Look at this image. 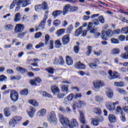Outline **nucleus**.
I'll return each instance as SVG.
<instances>
[{
  "label": "nucleus",
  "instance_id": "nucleus-1",
  "mask_svg": "<svg viewBox=\"0 0 128 128\" xmlns=\"http://www.w3.org/2000/svg\"><path fill=\"white\" fill-rule=\"evenodd\" d=\"M30 0H14L10 5V9L12 10L16 4V6L15 8V12H18L20 10V4H22V8H26V6L30 4Z\"/></svg>",
  "mask_w": 128,
  "mask_h": 128
},
{
  "label": "nucleus",
  "instance_id": "nucleus-2",
  "mask_svg": "<svg viewBox=\"0 0 128 128\" xmlns=\"http://www.w3.org/2000/svg\"><path fill=\"white\" fill-rule=\"evenodd\" d=\"M114 34V32L110 30H108L106 32L102 31L101 34V37L104 40H108L106 38H112Z\"/></svg>",
  "mask_w": 128,
  "mask_h": 128
},
{
  "label": "nucleus",
  "instance_id": "nucleus-3",
  "mask_svg": "<svg viewBox=\"0 0 128 128\" xmlns=\"http://www.w3.org/2000/svg\"><path fill=\"white\" fill-rule=\"evenodd\" d=\"M22 120V117L20 116H15L12 119H10L9 122V126L14 127V126L18 124V122H20Z\"/></svg>",
  "mask_w": 128,
  "mask_h": 128
},
{
  "label": "nucleus",
  "instance_id": "nucleus-4",
  "mask_svg": "<svg viewBox=\"0 0 128 128\" xmlns=\"http://www.w3.org/2000/svg\"><path fill=\"white\" fill-rule=\"evenodd\" d=\"M10 98L12 102H18V93L16 90H12L10 93Z\"/></svg>",
  "mask_w": 128,
  "mask_h": 128
},
{
  "label": "nucleus",
  "instance_id": "nucleus-5",
  "mask_svg": "<svg viewBox=\"0 0 128 128\" xmlns=\"http://www.w3.org/2000/svg\"><path fill=\"white\" fill-rule=\"evenodd\" d=\"M24 30V25L21 24H16L14 30V33L18 34L20 32H22Z\"/></svg>",
  "mask_w": 128,
  "mask_h": 128
},
{
  "label": "nucleus",
  "instance_id": "nucleus-6",
  "mask_svg": "<svg viewBox=\"0 0 128 128\" xmlns=\"http://www.w3.org/2000/svg\"><path fill=\"white\" fill-rule=\"evenodd\" d=\"M60 120L62 126H68L70 120L62 115L60 116Z\"/></svg>",
  "mask_w": 128,
  "mask_h": 128
},
{
  "label": "nucleus",
  "instance_id": "nucleus-7",
  "mask_svg": "<svg viewBox=\"0 0 128 128\" xmlns=\"http://www.w3.org/2000/svg\"><path fill=\"white\" fill-rule=\"evenodd\" d=\"M74 98V94L71 93L64 100V104H70Z\"/></svg>",
  "mask_w": 128,
  "mask_h": 128
},
{
  "label": "nucleus",
  "instance_id": "nucleus-8",
  "mask_svg": "<svg viewBox=\"0 0 128 128\" xmlns=\"http://www.w3.org/2000/svg\"><path fill=\"white\" fill-rule=\"evenodd\" d=\"M86 103L84 101L79 100L78 102H76L72 106V108L74 110H76V108H82V106H84Z\"/></svg>",
  "mask_w": 128,
  "mask_h": 128
},
{
  "label": "nucleus",
  "instance_id": "nucleus-9",
  "mask_svg": "<svg viewBox=\"0 0 128 128\" xmlns=\"http://www.w3.org/2000/svg\"><path fill=\"white\" fill-rule=\"evenodd\" d=\"M108 74L110 76L109 78L110 80H114V78H120V74L116 72H113L112 70H110L108 72Z\"/></svg>",
  "mask_w": 128,
  "mask_h": 128
},
{
  "label": "nucleus",
  "instance_id": "nucleus-10",
  "mask_svg": "<svg viewBox=\"0 0 128 128\" xmlns=\"http://www.w3.org/2000/svg\"><path fill=\"white\" fill-rule=\"evenodd\" d=\"M48 120L52 124H56V122H58L56 117V113H54V112H50Z\"/></svg>",
  "mask_w": 128,
  "mask_h": 128
},
{
  "label": "nucleus",
  "instance_id": "nucleus-11",
  "mask_svg": "<svg viewBox=\"0 0 128 128\" xmlns=\"http://www.w3.org/2000/svg\"><path fill=\"white\" fill-rule=\"evenodd\" d=\"M54 64H60V66H64V58H62V56H59L58 59L56 58L54 59Z\"/></svg>",
  "mask_w": 128,
  "mask_h": 128
},
{
  "label": "nucleus",
  "instance_id": "nucleus-12",
  "mask_svg": "<svg viewBox=\"0 0 128 128\" xmlns=\"http://www.w3.org/2000/svg\"><path fill=\"white\" fill-rule=\"evenodd\" d=\"M36 112V109L32 106L30 107L29 110L27 112L30 118H34Z\"/></svg>",
  "mask_w": 128,
  "mask_h": 128
},
{
  "label": "nucleus",
  "instance_id": "nucleus-13",
  "mask_svg": "<svg viewBox=\"0 0 128 128\" xmlns=\"http://www.w3.org/2000/svg\"><path fill=\"white\" fill-rule=\"evenodd\" d=\"M72 12L71 5L68 4L65 6L63 8V16H66L68 12Z\"/></svg>",
  "mask_w": 128,
  "mask_h": 128
},
{
  "label": "nucleus",
  "instance_id": "nucleus-14",
  "mask_svg": "<svg viewBox=\"0 0 128 128\" xmlns=\"http://www.w3.org/2000/svg\"><path fill=\"white\" fill-rule=\"evenodd\" d=\"M94 86L95 88L98 89V90L100 88V86H104V84L102 81H96L95 82H94Z\"/></svg>",
  "mask_w": 128,
  "mask_h": 128
},
{
  "label": "nucleus",
  "instance_id": "nucleus-15",
  "mask_svg": "<svg viewBox=\"0 0 128 128\" xmlns=\"http://www.w3.org/2000/svg\"><path fill=\"white\" fill-rule=\"evenodd\" d=\"M70 128H76V126H78V123L76 122V120L73 118L71 120L70 122H69V124L68 125Z\"/></svg>",
  "mask_w": 128,
  "mask_h": 128
},
{
  "label": "nucleus",
  "instance_id": "nucleus-16",
  "mask_svg": "<svg viewBox=\"0 0 128 128\" xmlns=\"http://www.w3.org/2000/svg\"><path fill=\"white\" fill-rule=\"evenodd\" d=\"M106 108H107L108 110H110V112H112L114 110V108H116V106H114L112 102H106Z\"/></svg>",
  "mask_w": 128,
  "mask_h": 128
},
{
  "label": "nucleus",
  "instance_id": "nucleus-17",
  "mask_svg": "<svg viewBox=\"0 0 128 128\" xmlns=\"http://www.w3.org/2000/svg\"><path fill=\"white\" fill-rule=\"evenodd\" d=\"M74 68L78 70H84V68H86V65L84 64H82L80 62H78L75 64Z\"/></svg>",
  "mask_w": 128,
  "mask_h": 128
},
{
  "label": "nucleus",
  "instance_id": "nucleus-18",
  "mask_svg": "<svg viewBox=\"0 0 128 128\" xmlns=\"http://www.w3.org/2000/svg\"><path fill=\"white\" fill-rule=\"evenodd\" d=\"M70 34H66L62 38V42L64 45L68 44L70 42Z\"/></svg>",
  "mask_w": 128,
  "mask_h": 128
},
{
  "label": "nucleus",
  "instance_id": "nucleus-19",
  "mask_svg": "<svg viewBox=\"0 0 128 128\" xmlns=\"http://www.w3.org/2000/svg\"><path fill=\"white\" fill-rule=\"evenodd\" d=\"M106 96H107L108 98H112L114 96V91L110 88H108L106 91Z\"/></svg>",
  "mask_w": 128,
  "mask_h": 128
},
{
  "label": "nucleus",
  "instance_id": "nucleus-20",
  "mask_svg": "<svg viewBox=\"0 0 128 128\" xmlns=\"http://www.w3.org/2000/svg\"><path fill=\"white\" fill-rule=\"evenodd\" d=\"M46 17L45 16L43 20L41 22L39 25L40 30H44L46 26Z\"/></svg>",
  "mask_w": 128,
  "mask_h": 128
},
{
  "label": "nucleus",
  "instance_id": "nucleus-21",
  "mask_svg": "<svg viewBox=\"0 0 128 128\" xmlns=\"http://www.w3.org/2000/svg\"><path fill=\"white\" fill-rule=\"evenodd\" d=\"M51 90L53 94H56V92H60L58 87L56 85H52L51 86Z\"/></svg>",
  "mask_w": 128,
  "mask_h": 128
},
{
  "label": "nucleus",
  "instance_id": "nucleus-22",
  "mask_svg": "<svg viewBox=\"0 0 128 128\" xmlns=\"http://www.w3.org/2000/svg\"><path fill=\"white\" fill-rule=\"evenodd\" d=\"M80 122L82 124H86V119L84 118V112H82V111H80Z\"/></svg>",
  "mask_w": 128,
  "mask_h": 128
},
{
  "label": "nucleus",
  "instance_id": "nucleus-23",
  "mask_svg": "<svg viewBox=\"0 0 128 128\" xmlns=\"http://www.w3.org/2000/svg\"><path fill=\"white\" fill-rule=\"evenodd\" d=\"M108 120L110 122H116V118L114 114H110L108 116Z\"/></svg>",
  "mask_w": 128,
  "mask_h": 128
},
{
  "label": "nucleus",
  "instance_id": "nucleus-24",
  "mask_svg": "<svg viewBox=\"0 0 128 128\" xmlns=\"http://www.w3.org/2000/svg\"><path fill=\"white\" fill-rule=\"evenodd\" d=\"M64 32H66V29L62 28L58 30L56 34H57L58 36H62V34H64Z\"/></svg>",
  "mask_w": 128,
  "mask_h": 128
},
{
  "label": "nucleus",
  "instance_id": "nucleus-25",
  "mask_svg": "<svg viewBox=\"0 0 128 128\" xmlns=\"http://www.w3.org/2000/svg\"><path fill=\"white\" fill-rule=\"evenodd\" d=\"M66 62L68 66H72V64H74L72 59V58H70V57L69 56H66Z\"/></svg>",
  "mask_w": 128,
  "mask_h": 128
},
{
  "label": "nucleus",
  "instance_id": "nucleus-26",
  "mask_svg": "<svg viewBox=\"0 0 128 128\" xmlns=\"http://www.w3.org/2000/svg\"><path fill=\"white\" fill-rule=\"evenodd\" d=\"M62 12L61 10H56V11H54L52 13V16H53L55 18H58V16H60V14H62Z\"/></svg>",
  "mask_w": 128,
  "mask_h": 128
},
{
  "label": "nucleus",
  "instance_id": "nucleus-27",
  "mask_svg": "<svg viewBox=\"0 0 128 128\" xmlns=\"http://www.w3.org/2000/svg\"><path fill=\"white\" fill-rule=\"evenodd\" d=\"M20 13L18 12L14 16V22H20Z\"/></svg>",
  "mask_w": 128,
  "mask_h": 128
},
{
  "label": "nucleus",
  "instance_id": "nucleus-28",
  "mask_svg": "<svg viewBox=\"0 0 128 128\" xmlns=\"http://www.w3.org/2000/svg\"><path fill=\"white\" fill-rule=\"evenodd\" d=\"M4 29L6 30L10 31L12 30L14 28V26L12 24H6L4 26Z\"/></svg>",
  "mask_w": 128,
  "mask_h": 128
},
{
  "label": "nucleus",
  "instance_id": "nucleus-29",
  "mask_svg": "<svg viewBox=\"0 0 128 128\" xmlns=\"http://www.w3.org/2000/svg\"><path fill=\"white\" fill-rule=\"evenodd\" d=\"M4 114L5 116H6L7 118H8V116H10V108L7 107L4 108Z\"/></svg>",
  "mask_w": 128,
  "mask_h": 128
},
{
  "label": "nucleus",
  "instance_id": "nucleus-30",
  "mask_svg": "<svg viewBox=\"0 0 128 128\" xmlns=\"http://www.w3.org/2000/svg\"><path fill=\"white\" fill-rule=\"evenodd\" d=\"M116 114H119L122 116L124 114V111L120 106H118L116 110Z\"/></svg>",
  "mask_w": 128,
  "mask_h": 128
},
{
  "label": "nucleus",
  "instance_id": "nucleus-31",
  "mask_svg": "<svg viewBox=\"0 0 128 128\" xmlns=\"http://www.w3.org/2000/svg\"><path fill=\"white\" fill-rule=\"evenodd\" d=\"M82 32V26H80V28L76 30L75 32L76 36H80Z\"/></svg>",
  "mask_w": 128,
  "mask_h": 128
},
{
  "label": "nucleus",
  "instance_id": "nucleus-32",
  "mask_svg": "<svg viewBox=\"0 0 128 128\" xmlns=\"http://www.w3.org/2000/svg\"><path fill=\"white\" fill-rule=\"evenodd\" d=\"M46 114V109H42L40 110L38 112V114H39V116H44Z\"/></svg>",
  "mask_w": 128,
  "mask_h": 128
},
{
  "label": "nucleus",
  "instance_id": "nucleus-33",
  "mask_svg": "<svg viewBox=\"0 0 128 128\" xmlns=\"http://www.w3.org/2000/svg\"><path fill=\"white\" fill-rule=\"evenodd\" d=\"M40 6L42 10H44L48 8V3L46 2H43L42 4H40Z\"/></svg>",
  "mask_w": 128,
  "mask_h": 128
},
{
  "label": "nucleus",
  "instance_id": "nucleus-34",
  "mask_svg": "<svg viewBox=\"0 0 128 128\" xmlns=\"http://www.w3.org/2000/svg\"><path fill=\"white\" fill-rule=\"evenodd\" d=\"M40 94L43 96H46V98H52V95L44 91H41Z\"/></svg>",
  "mask_w": 128,
  "mask_h": 128
},
{
  "label": "nucleus",
  "instance_id": "nucleus-35",
  "mask_svg": "<svg viewBox=\"0 0 128 128\" xmlns=\"http://www.w3.org/2000/svg\"><path fill=\"white\" fill-rule=\"evenodd\" d=\"M55 44V46L57 48H60V46H62V42H60V40H56L54 42Z\"/></svg>",
  "mask_w": 128,
  "mask_h": 128
},
{
  "label": "nucleus",
  "instance_id": "nucleus-36",
  "mask_svg": "<svg viewBox=\"0 0 128 128\" xmlns=\"http://www.w3.org/2000/svg\"><path fill=\"white\" fill-rule=\"evenodd\" d=\"M28 102L34 106H38V103L36 100H29Z\"/></svg>",
  "mask_w": 128,
  "mask_h": 128
},
{
  "label": "nucleus",
  "instance_id": "nucleus-37",
  "mask_svg": "<svg viewBox=\"0 0 128 128\" xmlns=\"http://www.w3.org/2000/svg\"><path fill=\"white\" fill-rule=\"evenodd\" d=\"M120 52V50L118 48H114L112 50V54H118Z\"/></svg>",
  "mask_w": 128,
  "mask_h": 128
},
{
  "label": "nucleus",
  "instance_id": "nucleus-38",
  "mask_svg": "<svg viewBox=\"0 0 128 128\" xmlns=\"http://www.w3.org/2000/svg\"><path fill=\"white\" fill-rule=\"evenodd\" d=\"M62 90L64 92H66L68 94V86L66 85H62Z\"/></svg>",
  "mask_w": 128,
  "mask_h": 128
},
{
  "label": "nucleus",
  "instance_id": "nucleus-39",
  "mask_svg": "<svg viewBox=\"0 0 128 128\" xmlns=\"http://www.w3.org/2000/svg\"><path fill=\"white\" fill-rule=\"evenodd\" d=\"M91 124H92L94 125L95 126H98L100 124V122H98V118H94L93 120H92Z\"/></svg>",
  "mask_w": 128,
  "mask_h": 128
},
{
  "label": "nucleus",
  "instance_id": "nucleus-40",
  "mask_svg": "<svg viewBox=\"0 0 128 128\" xmlns=\"http://www.w3.org/2000/svg\"><path fill=\"white\" fill-rule=\"evenodd\" d=\"M46 70L48 72V74H54V70L52 68H46Z\"/></svg>",
  "mask_w": 128,
  "mask_h": 128
},
{
  "label": "nucleus",
  "instance_id": "nucleus-41",
  "mask_svg": "<svg viewBox=\"0 0 128 128\" xmlns=\"http://www.w3.org/2000/svg\"><path fill=\"white\" fill-rule=\"evenodd\" d=\"M120 56V58H123L124 60H128V52L124 54H122Z\"/></svg>",
  "mask_w": 128,
  "mask_h": 128
},
{
  "label": "nucleus",
  "instance_id": "nucleus-42",
  "mask_svg": "<svg viewBox=\"0 0 128 128\" xmlns=\"http://www.w3.org/2000/svg\"><path fill=\"white\" fill-rule=\"evenodd\" d=\"M94 112L96 114H102V110L100 108H94Z\"/></svg>",
  "mask_w": 128,
  "mask_h": 128
},
{
  "label": "nucleus",
  "instance_id": "nucleus-43",
  "mask_svg": "<svg viewBox=\"0 0 128 128\" xmlns=\"http://www.w3.org/2000/svg\"><path fill=\"white\" fill-rule=\"evenodd\" d=\"M114 84L116 86H124V83L122 82H114Z\"/></svg>",
  "mask_w": 128,
  "mask_h": 128
},
{
  "label": "nucleus",
  "instance_id": "nucleus-44",
  "mask_svg": "<svg viewBox=\"0 0 128 128\" xmlns=\"http://www.w3.org/2000/svg\"><path fill=\"white\" fill-rule=\"evenodd\" d=\"M122 34H128V27H124L121 29Z\"/></svg>",
  "mask_w": 128,
  "mask_h": 128
},
{
  "label": "nucleus",
  "instance_id": "nucleus-45",
  "mask_svg": "<svg viewBox=\"0 0 128 128\" xmlns=\"http://www.w3.org/2000/svg\"><path fill=\"white\" fill-rule=\"evenodd\" d=\"M92 46H88V51L86 52L87 56H89L92 54Z\"/></svg>",
  "mask_w": 128,
  "mask_h": 128
},
{
  "label": "nucleus",
  "instance_id": "nucleus-46",
  "mask_svg": "<svg viewBox=\"0 0 128 128\" xmlns=\"http://www.w3.org/2000/svg\"><path fill=\"white\" fill-rule=\"evenodd\" d=\"M53 24L55 26H60V20H54L53 22Z\"/></svg>",
  "mask_w": 128,
  "mask_h": 128
},
{
  "label": "nucleus",
  "instance_id": "nucleus-47",
  "mask_svg": "<svg viewBox=\"0 0 128 128\" xmlns=\"http://www.w3.org/2000/svg\"><path fill=\"white\" fill-rule=\"evenodd\" d=\"M16 70H17L20 72H26V70L20 66L17 67Z\"/></svg>",
  "mask_w": 128,
  "mask_h": 128
},
{
  "label": "nucleus",
  "instance_id": "nucleus-48",
  "mask_svg": "<svg viewBox=\"0 0 128 128\" xmlns=\"http://www.w3.org/2000/svg\"><path fill=\"white\" fill-rule=\"evenodd\" d=\"M111 42L112 44H120V41H118V40L116 39V38H112Z\"/></svg>",
  "mask_w": 128,
  "mask_h": 128
},
{
  "label": "nucleus",
  "instance_id": "nucleus-49",
  "mask_svg": "<svg viewBox=\"0 0 128 128\" xmlns=\"http://www.w3.org/2000/svg\"><path fill=\"white\" fill-rule=\"evenodd\" d=\"M117 92H118L120 94H126V90H124V89L118 88Z\"/></svg>",
  "mask_w": 128,
  "mask_h": 128
},
{
  "label": "nucleus",
  "instance_id": "nucleus-50",
  "mask_svg": "<svg viewBox=\"0 0 128 128\" xmlns=\"http://www.w3.org/2000/svg\"><path fill=\"white\" fill-rule=\"evenodd\" d=\"M35 10L36 12H40V10H42L40 4H38L35 6Z\"/></svg>",
  "mask_w": 128,
  "mask_h": 128
},
{
  "label": "nucleus",
  "instance_id": "nucleus-51",
  "mask_svg": "<svg viewBox=\"0 0 128 128\" xmlns=\"http://www.w3.org/2000/svg\"><path fill=\"white\" fill-rule=\"evenodd\" d=\"M8 80L6 76L4 75L0 76V82H4V80Z\"/></svg>",
  "mask_w": 128,
  "mask_h": 128
},
{
  "label": "nucleus",
  "instance_id": "nucleus-52",
  "mask_svg": "<svg viewBox=\"0 0 128 128\" xmlns=\"http://www.w3.org/2000/svg\"><path fill=\"white\" fill-rule=\"evenodd\" d=\"M95 100L96 102H102L104 100V98L100 96H96Z\"/></svg>",
  "mask_w": 128,
  "mask_h": 128
},
{
  "label": "nucleus",
  "instance_id": "nucleus-53",
  "mask_svg": "<svg viewBox=\"0 0 128 128\" xmlns=\"http://www.w3.org/2000/svg\"><path fill=\"white\" fill-rule=\"evenodd\" d=\"M78 10V6H71V12H76Z\"/></svg>",
  "mask_w": 128,
  "mask_h": 128
},
{
  "label": "nucleus",
  "instance_id": "nucleus-54",
  "mask_svg": "<svg viewBox=\"0 0 128 128\" xmlns=\"http://www.w3.org/2000/svg\"><path fill=\"white\" fill-rule=\"evenodd\" d=\"M21 94H22L23 96H28V90L25 89L23 90H22L20 92Z\"/></svg>",
  "mask_w": 128,
  "mask_h": 128
},
{
  "label": "nucleus",
  "instance_id": "nucleus-55",
  "mask_svg": "<svg viewBox=\"0 0 128 128\" xmlns=\"http://www.w3.org/2000/svg\"><path fill=\"white\" fill-rule=\"evenodd\" d=\"M48 40H50V35H48V34H46L45 36V44H48Z\"/></svg>",
  "mask_w": 128,
  "mask_h": 128
},
{
  "label": "nucleus",
  "instance_id": "nucleus-56",
  "mask_svg": "<svg viewBox=\"0 0 128 128\" xmlns=\"http://www.w3.org/2000/svg\"><path fill=\"white\" fill-rule=\"evenodd\" d=\"M57 96H58V98H59L60 100L62 98H64L66 96V94L60 93L58 94Z\"/></svg>",
  "mask_w": 128,
  "mask_h": 128
},
{
  "label": "nucleus",
  "instance_id": "nucleus-57",
  "mask_svg": "<svg viewBox=\"0 0 128 128\" xmlns=\"http://www.w3.org/2000/svg\"><path fill=\"white\" fill-rule=\"evenodd\" d=\"M42 36V32H38L35 34L34 38H40Z\"/></svg>",
  "mask_w": 128,
  "mask_h": 128
},
{
  "label": "nucleus",
  "instance_id": "nucleus-58",
  "mask_svg": "<svg viewBox=\"0 0 128 128\" xmlns=\"http://www.w3.org/2000/svg\"><path fill=\"white\" fill-rule=\"evenodd\" d=\"M89 66L91 68H96V66H98V65L94 63H90L88 64Z\"/></svg>",
  "mask_w": 128,
  "mask_h": 128
},
{
  "label": "nucleus",
  "instance_id": "nucleus-59",
  "mask_svg": "<svg viewBox=\"0 0 128 128\" xmlns=\"http://www.w3.org/2000/svg\"><path fill=\"white\" fill-rule=\"evenodd\" d=\"M82 98V94L80 93H76L74 96H73V98L76 100V98Z\"/></svg>",
  "mask_w": 128,
  "mask_h": 128
},
{
  "label": "nucleus",
  "instance_id": "nucleus-60",
  "mask_svg": "<svg viewBox=\"0 0 128 128\" xmlns=\"http://www.w3.org/2000/svg\"><path fill=\"white\" fill-rule=\"evenodd\" d=\"M118 38L120 42H124V40H126V36H124V35H120L118 36Z\"/></svg>",
  "mask_w": 128,
  "mask_h": 128
},
{
  "label": "nucleus",
  "instance_id": "nucleus-61",
  "mask_svg": "<svg viewBox=\"0 0 128 128\" xmlns=\"http://www.w3.org/2000/svg\"><path fill=\"white\" fill-rule=\"evenodd\" d=\"M94 54H95V56H100L102 54V50H100L99 52H96V51H94Z\"/></svg>",
  "mask_w": 128,
  "mask_h": 128
},
{
  "label": "nucleus",
  "instance_id": "nucleus-62",
  "mask_svg": "<svg viewBox=\"0 0 128 128\" xmlns=\"http://www.w3.org/2000/svg\"><path fill=\"white\" fill-rule=\"evenodd\" d=\"M93 24L94 26H98L100 24V21L98 19H94L93 20Z\"/></svg>",
  "mask_w": 128,
  "mask_h": 128
},
{
  "label": "nucleus",
  "instance_id": "nucleus-63",
  "mask_svg": "<svg viewBox=\"0 0 128 128\" xmlns=\"http://www.w3.org/2000/svg\"><path fill=\"white\" fill-rule=\"evenodd\" d=\"M79 50H80V46H74V52L76 54H78Z\"/></svg>",
  "mask_w": 128,
  "mask_h": 128
},
{
  "label": "nucleus",
  "instance_id": "nucleus-64",
  "mask_svg": "<svg viewBox=\"0 0 128 128\" xmlns=\"http://www.w3.org/2000/svg\"><path fill=\"white\" fill-rule=\"evenodd\" d=\"M120 72H126V70H128V69L124 67L122 68H119Z\"/></svg>",
  "mask_w": 128,
  "mask_h": 128
}]
</instances>
